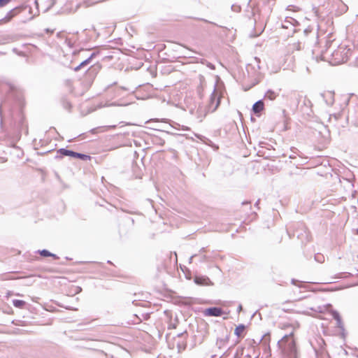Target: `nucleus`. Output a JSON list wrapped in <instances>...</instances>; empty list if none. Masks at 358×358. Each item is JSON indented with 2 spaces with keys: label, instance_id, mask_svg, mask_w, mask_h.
I'll use <instances>...</instances> for the list:
<instances>
[{
  "label": "nucleus",
  "instance_id": "obj_18",
  "mask_svg": "<svg viewBox=\"0 0 358 358\" xmlns=\"http://www.w3.org/2000/svg\"><path fill=\"white\" fill-rule=\"evenodd\" d=\"M97 73V70L96 68H90L88 69L87 72V75L91 77H94Z\"/></svg>",
  "mask_w": 358,
  "mask_h": 358
},
{
  "label": "nucleus",
  "instance_id": "obj_4",
  "mask_svg": "<svg viewBox=\"0 0 358 358\" xmlns=\"http://www.w3.org/2000/svg\"><path fill=\"white\" fill-rule=\"evenodd\" d=\"M57 153L60 154L61 156H69L74 158H78L83 160H87V159L90 158L89 155L76 152L65 148H60L59 150H58Z\"/></svg>",
  "mask_w": 358,
  "mask_h": 358
},
{
  "label": "nucleus",
  "instance_id": "obj_3",
  "mask_svg": "<svg viewBox=\"0 0 358 358\" xmlns=\"http://www.w3.org/2000/svg\"><path fill=\"white\" fill-rule=\"evenodd\" d=\"M220 102V97L215 93V90H214L206 106L207 113H213L219 106Z\"/></svg>",
  "mask_w": 358,
  "mask_h": 358
},
{
  "label": "nucleus",
  "instance_id": "obj_30",
  "mask_svg": "<svg viewBox=\"0 0 358 358\" xmlns=\"http://www.w3.org/2000/svg\"><path fill=\"white\" fill-rule=\"evenodd\" d=\"M178 348H179V350H181L182 347L180 345H178Z\"/></svg>",
  "mask_w": 358,
  "mask_h": 358
},
{
  "label": "nucleus",
  "instance_id": "obj_14",
  "mask_svg": "<svg viewBox=\"0 0 358 358\" xmlns=\"http://www.w3.org/2000/svg\"><path fill=\"white\" fill-rule=\"evenodd\" d=\"M38 253L43 257H52L56 259H59V257L57 255L51 253L50 252H49L48 250H45V249L38 250Z\"/></svg>",
  "mask_w": 358,
  "mask_h": 358
},
{
  "label": "nucleus",
  "instance_id": "obj_20",
  "mask_svg": "<svg viewBox=\"0 0 358 358\" xmlns=\"http://www.w3.org/2000/svg\"><path fill=\"white\" fill-rule=\"evenodd\" d=\"M62 105H63V107L66 109V110H70L71 108V104L69 101H66V100H64L62 101Z\"/></svg>",
  "mask_w": 358,
  "mask_h": 358
},
{
  "label": "nucleus",
  "instance_id": "obj_13",
  "mask_svg": "<svg viewBox=\"0 0 358 358\" xmlns=\"http://www.w3.org/2000/svg\"><path fill=\"white\" fill-rule=\"evenodd\" d=\"M278 95V94L277 92H275L273 90H268L266 92L264 97H265V99H268L271 101H273L277 97Z\"/></svg>",
  "mask_w": 358,
  "mask_h": 358
},
{
  "label": "nucleus",
  "instance_id": "obj_24",
  "mask_svg": "<svg viewBox=\"0 0 358 358\" xmlns=\"http://www.w3.org/2000/svg\"><path fill=\"white\" fill-rule=\"evenodd\" d=\"M315 259L319 262H322L323 260H324V257L323 256H321V255H315Z\"/></svg>",
  "mask_w": 358,
  "mask_h": 358
},
{
  "label": "nucleus",
  "instance_id": "obj_34",
  "mask_svg": "<svg viewBox=\"0 0 358 358\" xmlns=\"http://www.w3.org/2000/svg\"><path fill=\"white\" fill-rule=\"evenodd\" d=\"M196 136L198 137V138H200V136L199 135H196Z\"/></svg>",
  "mask_w": 358,
  "mask_h": 358
},
{
  "label": "nucleus",
  "instance_id": "obj_29",
  "mask_svg": "<svg viewBox=\"0 0 358 358\" xmlns=\"http://www.w3.org/2000/svg\"><path fill=\"white\" fill-rule=\"evenodd\" d=\"M4 43H6V42L0 39V45L4 44Z\"/></svg>",
  "mask_w": 358,
  "mask_h": 358
},
{
  "label": "nucleus",
  "instance_id": "obj_35",
  "mask_svg": "<svg viewBox=\"0 0 358 358\" xmlns=\"http://www.w3.org/2000/svg\"><path fill=\"white\" fill-rule=\"evenodd\" d=\"M234 358H236V357Z\"/></svg>",
  "mask_w": 358,
  "mask_h": 358
},
{
  "label": "nucleus",
  "instance_id": "obj_8",
  "mask_svg": "<svg viewBox=\"0 0 358 358\" xmlns=\"http://www.w3.org/2000/svg\"><path fill=\"white\" fill-rule=\"evenodd\" d=\"M96 55V53L95 52H92L91 54V55L87 58L86 59H85L84 61H83L78 66H77L76 67L74 68V71H78V70H80L83 66L88 64L90 62V60Z\"/></svg>",
  "mask_w": 358,
  "mask_h": 358
},
{
  "label": "nucleus",
  "instance_id": "obj_17",
  "mask_svg": "<svg viewBox=\"0 0 358 358\" xmlns=\"http://www.w3.org/2000/svg\"><path fill=\"white\" fill-rule=\"evenodd\" d=\"M270 339H271L270 334L267 333V334H265L264 335H263L261 337L259 341H262L265 345H268V343L270 342Z\"/></svg>",
  "mask_w": 358,
  "mask_h": 358
},
{
  "label": "nucleus",
  "instance_id": "obj_33",
  "mask_svg": "<svg viewBox=\"0 0 358 358\" xmlns=\"http://www.w3.org/2000/svg\"><path fill=\"white\" fill-rule=\"evenodd\" d=\"M32 18H33V17H32V16H31V17H29V20H31Z\"/></svg>",
  "mask_w": 358,
  "mask_h": 358
},
{
  "label": "nucleus",
  "instance_id": "obj_10",
  "mask_svg": "<svg viewBox=\"0 0 358 358\" xmlns=\"http://www.w3.org/2000/svg\"><path fill=\"white\" fill-rule=\"evenodd\" d=\"M328 50H327L325 52L322 51V54L320 56L315 55V50H314L313 51V59H315L317 62L319 60H326Z\"/></svg>",
  "mask_w": 358,
  "mask_h": 358
},
{
  "label": "nucleus",
  "instance_id": "obj_12",
  "mask_svg": "<svg viewBox=\"0 0 358 358\" xmlns=\"http://www.w3.org/2000/svg\"><path fill=\"white\" fill-rule=\"evenodd\" d=\"M228 340L229 338L227 336L224 338H217L216 341V345L218 347V348L222 349L226 346L227 343H228Z\"/></svg>",
  "mask_w": 358,
  "mask_h": 358
},
{
  "label": "nucleus",
  "instance_id": "obj_5",
  "mask_svg": "<svg viewBox=\"0 0 358 358\" xmlns=\"http://www.w3.org/2000/svg\"><path fill=\"white\" fill-rule=\"evenodd\" d=\"M223 313V310L221 308L219 307H210L206 308L204 310V315L206 316H214L219 317L221 316Z\"/></svg>",
  "mask_w": 358,
  "mask_h": 358
},
{
  "label": "nucleus",
  "instance_id": "obj_7",
  "mask_svg": "<svg viewBox=\"0 0 358 358\" xmlns=\"http://www.w3.org/2000/svg\"><path fill=\"white\" fill-rule=\"evenodd\" d=\"M264 109V102L259 100L253 104L252 110L255 113H259Z\"/></svg>",
  "mask_w": 358,
  "mask_h": 358
},
{
  "label": "nucleus",
  "instance_id": "obj_15",
  "mask_svg": "<svg viewBox=\"0 0 358 358\" xmlns=\"http://www.w3.org/2000/svg\"><path fill=\"white\" fill-rule=\"evenodd\" d=\"M12 302H13V305L15 308H23L26 304V302L24 301L19 300V299H13Z\"/></svg>",
  "mask_w": 358,
  "mask_h": 358
},
{
  "label": "nucleus",
  "instance_id": "obj_6",
  "mask_svg": "<svg viewBox=\"0 0 358 358\" xmlns=\"http://www.w3.org/2000/svg\"><path fill=\"white\" fill-rule=\"evenodd\" d=\"M194 282L199 285H212L210 280L206 276H196Z\"/></svg>",
  "mask_w": 358,
  "mask_h": 358
},
{
  "label": "nucleus",
  "instance_id": "obj_23",
  "mask_svg": "<svg viewBox=\"0 0 358 358\" xmlns=\"http://www.w3.org/2000/svg\"><path fill=\"white\" fill-rule=\"evenodd\" d=\"M11 0H0V8L5 6Z\"/></svg>",
  "mask_w": 358,
  "mask_h": 358
},
{
  "label": "nucleus",
  "instance_id": "obj_31",
  "mask_svg": "<svg viewBox=\"0 0 358 358\" xmlns=\"http://www.w3.org/2000/svg\"><path fill=\"white\" fill-rule=\"evenodd\" d=\"M194 257V255L191 256V257H190V261L192 259V258H193Z\"/></svg>",
  "mask_w": 358,
  "mask_h": 358
},
{
  "label": "nucleus",
  "instance_id": "obj_19",
  "mask_svg": "<svg viewBox=\"0 0 358 358\" xmlns=\"http://www.w3.org/2000/svg\"><path fill=\"white\" fill-rule=\"evenodd\" d=\"M331 315L333 317V318L336 321V320H339V319H341L339 313L338 311L336 310H332L331 311Z\"/></svg>",
  "mask_w": 358,
  "mask_h": 358
},
{
  "label": "nucleus",
  "instance_id": "obj_27",
  "mask_svg": "<svg viewBox=\"0 0 358 358\" xmlns=\"http://www.w3.org/2000/svg\"><path fill=\"white\" fill-rule=\"evenodd\" d=\"M241 310H242V306L239 305V306L238 307V311L240 312Z\"/></svg>",
  "mask_w": 358,
  "mask_h": 358
},
{
  "label": "nucleus",
  "instance_id": "obj_1",
  "mask_svg": "<svg viewBox=\"0 0 358 358\" xmlns=\"http://www.w3.org/2000/svg\"><path fill=\"white\" fill-rule=\"evenodd\" d=\"M329 63L332 65H338L346 62L350 58H352L357 66H358V45L354 47V50L345 45L341 44L330 54Z\"/></svg>",
  "mask_w": 358,
  "mask_h": 358
},
{
  "label": "nucleus",
  "instance_id": "obj_16",
  "mask_svg": "<svg viewBox=\"0 0 358 358\" xmlns=\"http://www.w3.org/2000/svg\"><path fill=\"white\" fill-rule=\"evenodd\" d=\"M245 329V325L244 324H239L238 327H236L234 330V334L238 337H240L243 332Z\"/></svg>",
  "mask_w": 358,
  "mask_h": 358
},
{
  "label": "nucleus",
  "instance_id": "obj_2",
  "mask_svg": "<svg viewBox=\"0 0 358 358\" xmlns=\"http://www.w3.org/2000/svg\"><path fill=\"white\" fill-rule=\"evenodd\" d=\"M294 332L285 335L278 341V348L285 353H292L295 351V342L293 338Z\"/></svg>",
  "mask_w": 358,
  "mask_h": 358
},
{
  "label": "nucleus",
  "instance_id": "obj_26",
  "mask_svg": "<svg viewBox=\"0 0 358 358\" xmlns=\"http://www.w3.org/2000/svg\"><path fill=\"white\" fill-rule=\"evenodd\" d=\"M76 289H77V290H76V293H78L79 292H80V291H81V288H80V287H76Z\"/></svg>",
  "mask_w": 358,
  "mask_h": 358
},
{
  "label": "nucleus",
  "instance_id": "obj_21",
  "mask_svg": "<svg viewBox=\"0 0 358 358\" xmlns=\"http://www.w3.org/2000/svg\"><path fill=\"white\" fill-rule=\"evenodd\" d=\"M231 10H232L234 12L239 13V12H241V6H239V5L233 4V5L231 6Z\"/></svg>",
  "mask_w": 358,
  "mask_h": 358
},
{
  "label": "nucleus",
  "instance_id": "obj_28",
  "mask_svg": "<svg viewBox=\"0 0 358 358\" xmlns=\"http://www.w3.org/2000/svg\"><path fill=\"white\" fill-rule=\"evenodd\" d=\"M259 203V200H257V201H256V203H255V206H258Z\"/></svg>",
  "mask_w": 358,
  "mask_h": 358
},
{
  "label": "nucleus",
  "instance_id": "obj_22",
  "mask_svg": "<svg viewBox=\"0 0 358 358\" xmlns=\"http://www.w3.org/2000/svg\"><path fill=\"white\" fill-rule=\"evenodd\" d=\"M336 325L341 330L344 331V325L343 324L341 319H339V320H336Z\"/></svg>",
  "mask_w": 358,
  "mask_h": 358
},
{
  "label": "nucleus",
  "instance_id": "obj_25",
  "mask_svg": "<svg viewBox=\"0 0 358 358\" xmlns=\"http://www.w3.org/2000/svg\"><path fill=\"white\" fill-rule=\"evenodd\" d=\"M181 129L183 131H187L189 130V128L185 126H182Z\"/></svg>",
  "mask_w": 358,
  "mask_h": 358
},
{
  "label": "nucleus",
  "instance_id": "obj_32",
  "mask_svg": "<svg viewBox=\"0 0 358 358\" xmlns=\"http://www.w3.org/2000/svg\"><path fill=\"white\" fill-rule=\"evenodd\" d=\"M201 252H203V251H204V248H201Z\"/></svg>",
  "mask_w": 358,
  "mask_h": 358
},
{
  "label": "nucleus",
  "instance_id": "obj_11",
  "mask_svg": "<svg viewBox=\"0 0 358 358\" xmlns=\"http://www.w3.org/2000/svg\"><path fill=\"white\" fill-rule=\"evenodd\" d=\"M322 96L324 97L326 103L327 105H332L333 103H334V94L330 92H328L327 93H324L322 94Z\"/></svg>",
  "mask_w": 358,
  "mask_h": 358
},
{
  "label": "nucleus",
  "instance_id": "obj_9",
  "mask_svg": "<svg viewBox=\"0 0 358 358\" xmlns=\"http://www.w3.org/2000/svg\"><path fill=\"white\" fill-rule=\"evenodd\" d=\"M116 126L115 125H110V126H105V127H96V128H93L90 130V132L92 134H96L98 132H103V131H106L107 130H108L110 128H115Z\"/></svg>",
  "mask_w": 358,
  "mask_h": 358
}]
</instances>
